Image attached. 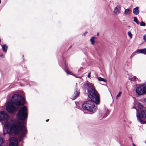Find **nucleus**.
<instances>
[{
    "mask_svg": "<svg viewBox=\"0 0 146 146\" xmlns=\"http://www.w3.org/2000/svg\"><path fill=\"white\" fill-rule=\"evenodd\" d=\"M27 115L26 107L24 106L21 108L19 110L17 116L18 119L21 121H17L5 124L3 128V135H5L7 134H9L10 136L19 135L20 140H22L27 131L25 126V122L23 120L27 118Z\"/></svg>",
    "mask_w": 146,
    "mask_h": 146,
    "instance_id": "obj_1",
    "label": "nucleus"
},
{
    "mask_svg": "<svg viewBox=\"0 0 146 146\" xmlns=\"http://www.w3.org/2000/svg\"><path fill=\"white\" fill-rule=\"evenodd\" d=\"M82 88L84 90H87L88 97L91 100L95 101L96 105L99 104V95L95 89L93 84L89 82L85 83L83 85Z\"/></svg>",
    "mask_w": 146,
    "mask_h": 146,
    "instance_id": "obj_2",
    "label": "nucleus"
},
{
    "mask_svg": "<svg viewBox=\"0 0 146 146\" xmlns=\"http://www.w3.org/2000/svg\"><path fill=\"white\" fill-rule=\"evenodd\" d=\"M95 104V101L94 100H88L85 102L83 104L82 106V108L83 109L94 112L97 108Z\"/></svg>",
    "mask_w": 146,
    "mask_h": 146,
    "instance_id": "obj_3",
    "label": "nucleus"
},
{
    "mask_svg": "<svg viewBox=\"0 0 146 146\" xmlns=\"http://www.w3.org/2000/svg\"><path fill=\"white\" fill-rule=\"evenodd\" d=\"M11 102L13 104L20 106L24 104L25 99L19 94H15L12 97Z\"/></svg>",
    "mask_w": 146,
    "mask_h": 146,
    "instance_id": "obj_4",
    "label": "nucleus"
},
{
    "mask_svg": "<svg viewBox=\"0 0 146 146\" xmlns=\"http://www.w3.org/2000/svg\"><path fill=\"white\" fill-rule=\"evenodd\" d=\"M138 110H140L141 112L140 114H139L138 110L135 108L137 111L136 116L138 119L141 123H146V121L143 122L141 119V117L143 118L144 116L146 118V110L145 111L142 110L143 107L140 103L138 104Z\"/></svg>",
    "mask_w": 146,
    "mask_h": 146,
    "instance_id": "obj_5",
    "label": "nucleus"
},
{
    "mask_svg": "<svg viewBox=\"0 0 146 146\" xmlns=\"http://www.w3.org/2000/svg\"><path fill=\"white\" fill-rule=\"evenodd\" d=\"M136 92L139 95L146 94V84L139 85L136 90Z\"/></svg>",
    "mask_w": 146,
    "mask_h": 146,
    "instance_id": "obj_6",
    "label": "nucleus"
},
{
    "mask_svg": "<svg viewBox=\"0 0 146 146\" xmlns=\"http://www.w3.org/2000/svg\"><path fill=\"white\" fill-rule=\"evenodd\" d=\"M6 108L7 111L11 113H13L17 109V108L13 105L10 102L7 103L6 105Z\"/></svg>",
    "mask_w": 146,
    "mask_h": 146,
    "instance_id": "obj_7",
    "label": "nucleus"
},
{
    "mask_svg": "<svg viewBox=\"0 0 146 146\" xmlns=\"http://www.w3.org/2000/svg\"><path fill=\"white\" fill-rule=\"evenodd\" d=\"M18 142L17 139L14 137H10L9 146H17Z\"/></svg>",
    "mask_w": 146,
    "mask_h": 146,
    "instance_id": "obj_8",
    "label": "nucleus"
},
{
    "mask_svg": "<svg viewBox=\"0 0 146 146\" xmlns=\"http://www.w3.org/2000/svg\"><path fill=\"white\" fill-rule=\"evenodd\" d=\"M9 116L7 113L4 111L0 112V121L7 120Z\"/></svg>",
    "mask_w": 146,
    "mask_h": 146,
    "instance_id": "obj_9",
    "label": "nucleus"
},
{
    "mask_svg": "<svg viewBox=\"0 0 146 146\" xmlns=\"http://www.w3.org/2000/svg\"><path fill=\"white\" fill-rule=\"evenodd\" d=\"M80 92L78 91H77L76 89H75V92L74 94L72 95L71 98L72 100H74L76 98L79 96Z\"/></svg>",
    "mask_w": 146,
    "mask_h": 146,
    "instance_id": "obj_10",
    "label": "nucleus"
},
{
    "mask_svg": "<svg viewBox=\"0 0 146 146\" xmlns=\"http://www.w3.org/2000/svg\"><path fill=\"white\" fill-rule=\"evenodd\" d=\"M139 7H137L135 8H133V13L134 15H137L139 14Z\"/></svg>",
    "mask_w": 146,
    "mask_h": 146,
    "instance_id": "obj_11",
    "label": "nucleus"
},
{
    "mask_svg": "<svg viewBox=\"0 0 146 146\" xmlns=\"http://www.w3.org/2000/svg\"><path fill=\"white\" fill-rule=\"evenodd\" d=\"M137 52L139 53H143L146 55V48L137 49Z\"/></svg>",
    "mask_w": 146,
    "mask_h": 146,
    "instance_id": "obj_12",
    "label": "nucleus"
},
{
    "mask_svg": "<svg viewBox=\"0 0 146 146\" xmlns=\"http://www.w3.org/2000/svg\"><path fill=\"white\" fill-rule=\"evenodd\" d=\"M3 51L5 53L7 52V46L6 44H4L1 45Z\"/></svg>",
    "mask_w": 146,
    "mask_h": 146,
    "instance_id": "obj_13",
    "label": "nucleus"
},
{
    "mask_svg": "<svg viewBox=\"0 0 146 146\" xmlns=\"http://www.w3.org/2000/svg\"><path fill=\"white\" fill-rule=\"evenodd\" d=\"M114 13L115 14L117 15L120 13V10L117 9V7H115L113 10Z\"/></svg>",
    "mask_w": 146,
    "mask_h": 146,
    "instance_id": "obj_14",
    "label": "nucleus"
},
{
    "mask_svg": "<svg viewBox=\"0 0 146 146\" xmlns=\"http://www.w3.org/2000/svg\"><path fill=\"white\" fill-rule=\"evenodd\" d=\"M131 12V11L129 9H125L124 14L125 15H129Z\"/></svg>",
    "mask_w": 146,
    "mask_h": 146,
    "instance_id": "obj_15",
    "label": "nucleus"
},
{
    "mask_svg": "<svg viewBox=\"0 0 146 146\" xmlns=\"http://www.w3.org/2000/svg\"><path fill=\"white\" fill-rule=\"evenodd\" d=\"M131 78H129V80H130L131 81H136L138 79L135 76H131Z\"/></svg>",
    "mask_w": 146,
    "mask_h": 146,
    "instance_id": "obj_16",
    "label": "nucleus"
},
{
    "mask_svg": "<svg viewBox=\"0 0 146 146\" xmlns=\"http://www.w3.org/2000/svg\"><path fill=\"white\" fill-rule=\"evenodd\" d=\"M98 80L99 81H102L104 82H106V81L105 79L104 78H101V77H99L98 78Z\"/></svg>",
    "mask_w": 146,
    "mask_h": 146,
    "instance_id": "obj_17",
    "label": "nucleus"
},
{
    "mask_svg": "<svg viewBox=\"0 0 146 146\" xmlns=\"http://www.w3.org/2000/svg\"><path fill=\"white\" fill-rule=\"evenodd\" d=\"M95 38L94 36L92 37L90 39V41L91 42V44L93 45L95 43V41L94 40V39Z\"/></svg>",
    "mask_w": 146,
    "mask_h": 146,
    "instance_id": "obj_18",
    "label": "nucleus"
},
{
    "mask_svg": "<svg viewBox=\"0 0 146 146\" xmlns=\"http://www.w3.org/2000/svg\"><path fill=\"white\" fill-rule=\"evenodd\" d=\"M121 93L122 92H119L118 93V94L116 96V99H117L119 97H120L121 96Z\"/></svg>",
    "mask_w": 146,
    "mask_h": 146,
    "instance_id": "obj_19",
    "label": "nucleus"
},
{
    "mask_svg": "<svg viewBox=\"0 0 146 146\" xmlns=\"http://www.w3.org/2000/svg\"><path fill=\"white\" fill-rule=\"evenodd\" d=\"M133 21L134 22H135L137 25H139V23L138 22L137 20L135 17H133Z\"/></svg>",
    "mask_w": 146,
    "mask_h": 146,
    "instance_id": "obj_20",
    "label": "nucleus"
},
{
    "mask_svg": "<svg viewBox=\"0 0 146 146\" xmlns=\"http://www.w3.org/2000/svg\"><path fill=\"white\" fill-rule=\"evenodd\" d=\"M65 71L66 72V73H67V75H68V74H72V72L69 71L68 70H67V69H66L65 70Z\"/></svg>",
    "mask_w": 146,
    "mask_h": 146,
    "instance_id": "obj_21",
    "label": "nucleus"
},
{
    "mask_svg": "<svg viewBox=\"0 0 146 146\" xmlns=\"http://www.w3.org/2000/svg\"><path fill=\"white\" fill-rule=\"evenodd\" d=\"M137 51H135L134 52H133L131 54V56H130V58L131 59L132 57H133L136 54Z\"/></svg>",
    "mask_w": 146,
    "mask_h": 146,
    "instance_id": "obj_22",
    "label": "nucleus"
},
{
    "mask_svg": "<svg viewBox=\"0 0 146 146\" xmlns=\"http://www.w3.org/2000/svg\"><path fill=\"white\" fill-rule=\"evenodd\" d=\"M146 25L145 23L143 22L142 21L140 23V25L141 26H145Z\"/></svg>",
    "mask_w": 146,
    "mask_h": 146,
    "instance_id": "obj_23",
    "label": "nucleus"
},
{
    "mask_svg": "<svg viewBox=\"0 0 146 146\" xmlns=\"http://www.w3.org/2000/svg\"><path fill=\"white\" fill-rule=\"evenodd\" d=\"M127 34H128V35L129 36H130L131 38L132 37V35L130 31H129L128 32Z\"/></svg>",
    "mask_w": 146,
    "mask_h": 146,
    "instance_id": "obj_24",
    "label": "nucleus"
},
{
    "mask_svg": "<svg viewBox=\"0 0 146 146\" xmlns=\"http://www.w3.org/2000/svg\"><path fill=\"white\" fill-rule=\"evenodd\" d=\"M3 139L2 138H1L0 139V146H3L2 145H1V144L3 142Z\"/></svg>",
    "mask_w": 146,
    "mask_h": 146,
    "instance_id": "obj_25",
    "label": "nucleus"
},
{
    "mask_svg": "<svg viewBox=\"0 0 146 146\" xmlns=\"http://www.w3.org/2000/svg\"><path fill=\"white\" fill-rule=\"evenodd\" d=\"M143 39L145 41H146V35H144L143 36Z\"/></svg>",
    "mask_w": 146,
    "mask_h": 146,
    "instance_id": "obj_26",
    "label": "nucleus"
},
{
    "mask_svg": "<svg viewBox=\"0 0 146 146\" xmlns=\"http://www.w3.org/2000/svg\"><path fill=\"white\" fill-rule=\"evenodd\" d=\"M88 77L89 78L90 77V72L88 73Z\"/></svg>",
    "mask_w": 146,
    "mask_h": 146,
    "instance_id": "obj_27",
    "label": "nucleus"
},
{
    "mask_svg": "<svg viewBox=\"0 0 146 146\" xmlns=\"http://www.w3.org/2000/svg\"><path fill=\"white\" fill-rule=\"evenodd\" d=\"M0 56L1 57H3L4 56L3 55H0Z\"/></svg>",
    "mask_w": 146,
    "mask_h": 146,
    "instance_id": "obj_28",
    "label": "nucleus"
},
{
    "mask_svg": "<svg viewBox=\"0 0 146 146\" xmlns=\"http://www.w3.org/2000/svg\"><path fill=\"white\" fill-rule=\"evenodd\" d=\"M87 33V32H86L85 33V34H83V35H85V34H86Z\"/></svg>",
    "mask_w": 146,
    "mask_h": 146,
    "instance_id": "obj_29",
    "label": "nucleus"
},
{
    "mask_svg": "<svg viewBox=\"0 0 146 146\" xmlns=\"http://www.w3.org/2000/svg\"><path fill=\"white\" fill-rule=\"evenodd\" d=\"M132 145H133V146H136V145H135V144H134V143H133L132 144Z\"/></svg>",
    "mask_w": 146,
    "mask_h": 146,
    "instance_id": "obj_30",
    "label": "nucleus"
},
{
    "mask_svg": "<svg viewBox=\"0 0 146 146\" xmlns=\"http://www.w3.org/2000/svg\"><path fill=\"white\" fill-rule=\"evenodd\" d=\"M145 101L146 102V98L145 99Z\"/></svg>",
    "mask_w": 146,
    "mask_h": 146,
    "instance_id": "obj_31",
    "label": "nucleus"
},
{
    "mask_svg": "<svg viewBox=\"0 0 146 146\" xmlns=\"http://www.w3.org/2000/svg\"><path fill=\"white\" fill-rule=\"evenodd\" d=\"M48 120H49V119H47V120H46V122H47L48 121Z\"/></svg>",
    "mask_w": 146,
    "mask_h": 146,
    "instance_id": "obj_32",
    "label": "nucleus"
},
{
    "mask_svg": "<svg viewBox=\"0 0 146 146\" xmlns=\"http://www.w3.org/2000/svg\"><path fill=\"white\" fill-rule=\"evenodd\" d=\"M98 35H99V33H97V36H98Z\"/></svg>",
    "mask_w": 146,
    "mask_h": 146,
    "instance_id": "obj_33",
    "label": "nucleus"
},
{
    "mask_svg": "<svg viewBox=\"0 0 146 146\" xmlns=\"http://www.w3.org/2000/svg\"><path fill=\"white\" fill-rule=\"evenodd\" d=\"M1 0H0V3H1Z\"/></svg>",
    "mask_w": 146,
    "mask_h": 146,
    "instance_id": "obj_34",
    "label": "nucleus"
},
{
    "mask_svg": "<svg viewBox=\"0 0 146 146\" xmlns=\"http://www.w3.org/2000/svg\"><path fill=\"white\" fill-rule=\"evenodd\" d=\"M145 143H146V142H145Z\"/></svg>",
    "mask_w": 146,
    "mask_h": 146,
    "instance_id": "obj_35",
    "label": "nucleus"
}]
</instances>
